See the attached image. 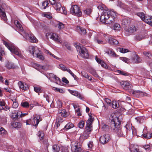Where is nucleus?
<instances>
[{
	"mask_svg": "<svg viewBox=\"0 0 152 152\" xmlns=\"http://www.w3.org/2000/svg\"><path fill=\"white\" fill-rule=\"evenodd\" d=\"M111 122L110 123V126L111 130L115 132L119 137H124L126 134V131L125 127L121 128V122L119 118H116L114 119L113 117L111 115L110 117Z\"/></svg>",
	"mask_w": 152,
	"mask_h": 152,
	"instance_id": "f257e3e1",
	"label": "nucleus"
},
{
	"mask_svg": "<svg viewBox=\"0 0 152 152\" xmlns=\"http://www.w3.org/2000/svg\"><path fill=\"white\" fill-rule=\"evenodd\" d=\"M116 17V13L113 11L104 10L100 17V21L107 24H111L115 21Z\"/></svg>",
	"mask_w": 152,
	"mask_h": 152,
	"instance_id": "f03ea898",
	"label": "nucleus"
},
{
	"mask_svg": "<svg viewBox=\"0 0 152 152\" xmlns=\"http://www.w3.org/2000/svg\"><path fill=\"white\" fill-rule=\"evenodd\" d=\"M2 42L11 53L18 56L21 58L23 57V55L19 52V49L13 44L8 42L4 40H2Z\"/></svg>",
	"mask_w": 152,
	"mask_h": 152,
	"instance_id": "7ed1b4c3",
	"label": "nucleus"
},
{
	"mask_svg": "<svg viewBox=\"0 0 152 152\" xmlns=\"http://www.w3.org/2000/svg\"><path fill=\"white\" fill-rule=\"evenodd\" d=\"M42 119H40V116L39 115H36L32 119H30L26 121V124L31 125L34 126L36 128L39 122L42 121Z\"/></svg>",
	"mask_w": 152,
	"mask_h": 152,
	"instance_id": "20e7f679",
	"label": "nucleus"
},
{
	"mask_svg": "<svg viewBox=\"0 0 152 152\" xmlns=\"http://www.w3.org/2000/svg\"><path fill=\"white\" fill-rule=\"evenodd\" d=\"M70 12L73 15L78 17L82 15L80 7L77 5H73L72 7Z\"/></svg>",
	"mask_w": 152,
	"mask_h": 152,
	"instance_id": "39448f33",
	"label": "nucleus"
},
{
	"mask_svg": "<svg viewBox=\"0 0 152 152\" xmlns=\"http://www.w3.org/2000/svg\"><path fill=\"white\" fill-rule=\"evenodd\" d=\"M94 120V118L92 116H90L89 118L86 121V130L87 133L90 134L92 131V126L91 125L93 123Z\"/></svg>",
	"mask_w": 152,
	"mask_h": 152,
	"instance_id": "423d86ee",
	"label": "nucleus"
},
{
	"mask_svg": "<svg viewBox=\"0 0 152 152\" xmlns=\"http://www.w3.org/2000/svg\"><path fill=\"white\" fill-rule=\"evenodd\" d=\"M46 36L48 39L50 38L58 43H61V42L59 37L55 33H48L46 34Z\"/></svg>",
	"mask_w": 152,
	"mask_h": 152,
	"instance_id": "0eeeda50",
	"label": "nucleus"
},
{
	"mask_svg": "<svg viewBox=\"0 0 152 152\" xmlns=\"http://www.w3.org/2000/svg\"><path fill=\"white\" fill-rule=\"evenodd\" d=\"M50 4L54 7L58 12L60 11V9L62 8V6L60 2L57 1L56 0H49Z\"/></svg>",
	"mask_w": 152,
	"mask_h": 152,
	"instance_id": "6e6552de",
	"label": "nucleus"
},
{
	"mask_svg": "<svg viewBox=\"0 0 152 152\" xmlns=\"http://www.w3.org/2000/svg\"><path fill=\"white\" fill-rule=\"evenodd\" d=\"M81 146L80 143L77 142L71 146V150L73 152H81L82 150Z\"/></svg>",
	"mask_w": 152,
	"mask_h": 152,
	"instance_id": "1a4fd4ad",
	"label": "nucleus"
},
{
	"mask_svg": "<svg viewBox=\"0 0 152 152\" xmlns=\"http://www.w3.org/2000/svg\"><path fill=\"white\" fill-rule=\"evenodd\" d=\"M110 139V136L108 134H105L101 136L99 138V141L102 144L107 143Z\"/></svg>",
	"mask_w": 152,
	"mask_h": 152,
	"instance_id": "9d476101",
	"label": "nucleus"
},
{
	"mask_svg": "<svg viewBox=\"0 0 152 152\" xmlns=\"http://www.w3.org/2000/svg\"><path fill=\"white\" fill-rule=\"evenodd\" d=\"M94 40L95 43H97L99 44H104V41L101 37L100 34L99 33L95 34L94 35Z\"/></svg>",
	"mask_w": 152,
	"mask_h": 152,
	"instance_id": "9b49d317",
	"label": "nucleus"
},
{
	"mask_svg": "<svg viewBox=\"0 0 152 152\" xmlns=\"http://www.w3.org/2000/svg\"><path fill=\"white\" fill-rule=\"evenodd\" d=\"M4 7V4L2 5L0 4V16L2 19H3L4 21H6L7 20V19Z\"/></svg>",
	"mask_w": 152,
	"mask_h": 152,
	"instance_id": "f8f14e48",
	"label": "nucleus"
},
{
	"mask_svg": "<svg viewBox=\"0 0 152 152\" xmlns=\"http://www.w3.org/2000/svg\"><path fill=\"white\" fill-rule=\"evenodd\" d=\"M48 78L51 81H54L56 83L58 84V82H60V80L59 77H57L56 75L51 73H49Z\"/></svg>",
	"mask_w": 152,
	"mask_h": 152,
	"instance_id": "ddd939ff",
	"label": "nucleus"
},
{
	"mask_svg": "<svg viewBox=\"0 0 152 152\" xmlns=\"http://www.w3.org/2000/svg\"><path fill=\"white\" fill-rule=\"evenodd\" d=\"M121 87L125 90H127L131 88L132 85L128 81L121 82L120 83Z\"/></svg>",
	"mask_w": 152,
	"mask_h": 152,
	"instance_id": "4468645a",
	"label": "nucleus"
},
{
	"mask_svg": "<svg viewBox=\"0 0 152 152\" xmlns=\"http://www.w3.org/2000/svg\"><path fill=\"white\" fill-rule=\"evenodd\" d=\"M79 51L81 56L83 58H87L88 57V51L85 48L82 47Z\"/></svg>",
	"mask_w": 152,
	"mask_h": 152,
	"instance_id": "2eb2a0df",
	"label": "nucleus"
},
{
	"mask_svg": "<svg viewBox=\"0 0 152 152\" xmlns=\"http://www.w3.org/2000/svg\"><path fill=\"white\" fill-rule=\"evenodd\" d=\"M125 29L126 32V34L127 35L131 34L137 30L135 26H131L129 28H126Z\"/></svg>",
	"mask_w": 152,
	"mask_h": 152,
	"instance_id": "dca6fc26",
	"label": "nucleus"
},
{
	"mask_svg": "<svg viewBox=\"0 0 152 152\" xmlns=\"http://www.w3.org/2000/svg\"><path fill=\"white\" fill-rule=\"evenodd\" d=\"M130 93L136 96H145L146 94L145 93L138 90L134 91V90H131L130 91Z\"/></svg>",
	"mask_w": 152,
	"mask_h": 152,
	"instance_id": "f3484780",
	"label": "nucleus"
},
{
	"mask_svg": "<svg viewBox=\"0 0 152 152\" xmlns=\"http://www.w3.org/2000/svg\"><path fill=\"white\" fill-rule=\"evenodd\" d=\"M9 109V107L7 106H5V103L3 100L0 99V112L2 110L7 111Z\"/></svg>",
	"mask_w": 152,
	"mask_h": 152,
	"instance_id": "a211bd4d",
	"label": "nucleus"
},
{
	"mask_svg": "<svg viewBox=\"0 0 152 152\" xmlns=\"http://www.w3.org/2000/svg\"><path fill=\"white\" fill-rule=\"evenodd\" d=\"M26 36L27 38L29 39V41L31 42L34 43L38 41L34 35L32 34H26Z\"/></svg>",
	"mask_w": 152,
	"mask_h": 152,
	"instance_id": "6ab92c4d",
	"label": "nucleus"
},
{
	"mask_svg": "<svg viewBox=\"0 0 152 152\" xmlns=\"http://www.w3.org/2000/svg\"><path fill=\"white\" fill-rule=\"evenodd\" d=\"M143 20L146 23L152 26V18L151 16H145Z\"/></svg>",
	"mask_w": 152,
	"mask_h": 152,
	"instance_id": "aec40b11",
	"label": "nucleus"
},
{
	"mask_svg": "<svg viewBox=\"0 0 152 152\" xmlns=\"http://www.w3.org/2000/svg\"><path fill=\"white\" fill-rule=\"evenodd\" d=\"M108 39L109 43L111 45H117L118 43L117 40L111 37H109Z\"/></svg>",
	"mask_w": 152,
	"mask_h": 152,
	"instance_id": "412c9836",
	"label": "nucleus"
},
{
	"mask_svg": "<svg viewBox=\"0 0 152 152\" xmlns=\"http://www.w3.org/2000/svg\"><path fill=\"white\" fill-rule=\"evenodd\" d=\"M18 84L20 88L21 89L25 91L27 90L28 88L27 85L26 84L24 85L21 81L19 82Z\"/></svg>",
	"mask_w": 152,
	"mask_h": 152,
	"instance_id": "4be33fe9",
	"label": "nucleus"
},
{
	"mask_svg": "<svg viewBox=\"0 0 152 152\" xmlns=\"http://www.w3.org/2000/svg\"><path fill=\"white\" fill-rule=\"evenodd\" d=\"M5 66L8 69H14L15 67V66L14 65V64L11 62H10L8 61H7L6 62Z\"/></svg>",
	"mask_w": 152,
	"mask_h": 152,
	"instance_id": "5701e85b",
	"label": "nucleus"
},
{
	"mask_svg": "<svg viewBox=\"0 0 152 152\" xmlns=\"http://www.w3.org/2000/svg\"><path fill=\"white\" fill-rule=\"evenodd\" d=\"M20 114V113H19L16 111H14L12 112V115H11V117L14 120H15L18 118V116Z\"/></svg>",
	"mask_w": 152,
	"mask_h": 152,
	"instance_id": "b1692460",
	"label": "nucleus"
},
{
	"mask_svg": "<svg viewBox=\"0 0 152 152\" xmlns=\"http://www.w3.org/2000/svg\"><path fill=\"white\" fill-rule=\"evenodd\" d=\"M71 94L73 95L77 96L80 99H82L83 97L77 91H71L70 92Z\"/></svg>",
	"mask_w": 152,
	"mask_h": 152,
	"instance_id": "393cba45",
	"label": "nucleus"
},
{
	"mask_svg": "<svg viewBox=\"0 0 152 152\" xmlns=\"http://www.w3.org/2000/svg\"><path fill=\"white\" fill-rule=\"evenodd\" d=\"M77 29L81 35H84L86 33V30L83 28L81 27L80 26H77Z\"/></svg>",
	"mask_w": 152,
	"mask_h": 152,
	"instance_id": "a878e982",
	"label": "nucleus"
},
{
	"mask_svg": "<svg viewBox=\"0 0 152 152\" xmlns=\"http://www.w3.org/2000/svg\"><path fill=\"white\" fill-rule=\"evenodd\" d=\"M122 22L123 25L125 26L128 25L130 23V20L127 18H124L122 19Z\"/></svg>",
	"mask_w": 152,
	"mask_h": 152,
	"instance_id": "bb28decb",
	"label": "nucleus"
},
{
	"mask_svg": "<svg viewBox=\"0 0 152 152\" xmlns=\"http://www.w3.org/2000/svg\"><path fill=\"white\" fill-rule=\"evenodd\" d=\"M111 105L113 108L116 109L119 106V104L115 101H113L112 102Z\"/></svg>",
	"mask_w": 152,
	"mask_h": 152,
	"instance_id": "cd10ccee",
	"label": "nucleus"
},
{
	"mask_svg": "<svg viewBox=\"0 0 152 152\" xmlns=\"http://www.w3.org/2000/svg\"><path fill=\"white\" fill-rule=\"evenodd\" d=\"M12 125L14 128H20L21 126V124L20 123L16 122H14L12 124Z\"/></svg>",
	"mask_w": 152,
	"mask_h": 152,
	"instance_id": "c85d7f7f",
	"label": "nucleus"
},
{
	"mask_svg": "<svg viewBox=\"0 0 152 152\" xmlns=\"http://www.w3.org/2000/svg\"><path fill=\"white\" fill-rule=\"evenodd\" d=\"M7 133V132L3 127H0V135L4 136Z\"/></svg>",
	"mask_w": 152,
	"mask_h": 152,
	"instance_id": "c756f323",
	"label": "nucleus"
},
{
	"mask_svg": "<svg viewBox=\"0 0 152 152\" xmlns=\"http://www.w3.org/2000/svg\"><path fill=\"white\" fill-rule=\"evenodd\" d=\"M52 148L54 152H58L60 150V147L57 145H54L53 146Z\"/></svg>",
	"mask_w": 152,
	"mask_h": 152,
	"instance_id": "7c9ffc66",
	"label": "nucleus"
},
{
	"mask_svg": "<svg viewBox=\"0 0 152 152\" xmlns=\"http://www.w3.org/2000/svg\"><path fill=\"white\" fill-rule=\"evenodd\" d=\"M74 125L72 123H68L64 127V128L66 129V130L69 129L74 127Z\"/></svg>",
	"mask_w": 152,
	"mask_h": 152,
	"instance_id": "2f4dec72",
	"label": "nucleus"
},
{
	"mask_svg": "<svg viewBox=\"0 0 152 152\" xmlns=\"http://www.w3.org/2000/svg\"><path fill=\"white\" fill-rule=\"evenodd\" d=\"M107 53L110 56H112L113 57L118 56L116 55L112 50H110Z\"/></svg>",
	"mask_w": 152,
	"mask_h": 152,
	"instance_id": "473e14b6",
	"label": "nucleus"
},
{
	"mask_svg": "<svg viewBox=\"0 0 152 152\" xmlns=\"http://www.w3.org/2000/svg\"><path fill=\"white\" fill-rule=\"evenodd\" d=\"M38 136L39 137L40 140L43 139L44 137V134L42 131H39L38 134Z\"/></svg>",
	"mask_w": 152,
	"mask_h": 152,
	"instance_id": "72a5a7b5",
	"label": "nucleus"
},
{
	"mask_svg": "<svg viewBox=\"0 0 152 152\" xmlns=\"http://www.w3.org/2000/svg\"><path fill=\"white\" fill-rule=\"evenodd\" d=\"M86 131H85L83 133V135L82 136V138L84 139H87L89 137V135L90 134L87 133Z\"/></svg>",
	"mask_w": 152,
	"mask_h": 152,
	"instance_id": "f704fd0d",
	"label": "nucleus"
},
{
	"mask_svg": "<svg viewBox=\"0 0 152 152\" xmlns=\"http://www.w3.org/2000/svg\"><path fill=\"white\" fill-rule=\"evenodd\" d=\"M49 3L48 1H45L42 2V6L44 9H45L48 6Z\"/></svg>",
	"mask_w": 152,
	"mask_h": 152,
	"instance_id": "c9c22d12",
	"label": "nucleus"
},
{
	"mask_svg": "<svg viewBox=\"0 0 152 152\" xmlns=\"http://www.w3.org/2000/svg\"><path fill=\"white\" fill-rule=\"evenodd\" d=\"M34 47L33 46H30L29 47V52L34 55Z\"/></svg>",
	"mask_w": 152,
	"mask_h": 152,
	"instance_id": "e433bc0d",
	"label": "nucleus"
},
{
	"mask_svg": "<svg viewBox=\"0 0 152 152\" xmlns=\"http://www.w3.org/2000/svg\"><path fill=\"white\" fill-rule=\"evenodd\" d=\"M137 15L139 16L142 20L145 16L144 13L142 12L137 13Z\"/></svg>",
	"mask_w": 152,
	"mask_h": 152,
	"instance_id": "4c0bfd02",
	"label": "nucleus"
},
{
	"mask_svg": "<svg viewBox=\"0 0 152 152\" xmlns=\"http://www.w3.org/2000/svg\"><path fill=\"white\" fill-rule=\"evenodd\" d=\"M84 125V122L83 121H81L78 124V126L79 128L82 129Z\"/></svg>",
	"mask_w": 152,
	"mask_h": 152,
	"instance_id": "58836bf2",
	"label": "nucleus"
},
{
	"mask_svg": "<svg viewBox=\"0 0 152 152\" xmlns=\"http://www.w3.org/2000/svg\"><path fill=\"white\" fill-rule=\"evenodd\" d=\"M21 104L22 106L24 107H28L29 106L28 103L27 102H23Z\"/></svg>",
	"mask_w": 152,
	"mask_h": 152,
	"instance_id": "ea45409f",
	"label": "nucleus"
},
{
	"mask_svg": "<svg viewBox=\"0 0 152 152\" xmlns=\"http://www.w3.org/2000/svg\"><path fill=\"white\" fill-rule=\"evenodd\" d=\"M113 29L114 30H120V25L118 23H115L113 26Z\"/></svg>",
	"mask_w": 152,
	"mask_h": 152,
	"instance_id": "a19ab883",
	"label": "nucleus"
},
{
	"mask_svg": "<svg viewBox=\"0 0 152 152\" xmlns=\"http://www.w3.org/2000/svg\"><path fill=\"white\" fill-rule=\"evenodd\" d=\"M58 12H60L61 13H63L65 15L67 14V12L65 10V8L64 7H62L60 9V11Z\"/></svg>",
	"mask_w": 152,
	"mask_h": 152,
	"instance_id": "79ce46f5",
	"label": "nucleus"
},
{
	"mask_svg": "<svg viewBox=\"0 0 152 152\" xmlns=\"http://www.w3.org/2000/svg\"><path fill=\"white\" fill-rule=\"evenodd\" d=\"M53 89L56 91H57L58 92H60L61 93L63 94L64 93V91L62 89H60L54 87L53 88Z\"/></svg>",
	"mask_w": 152,
	"mask_h": 152,
	"instance_id": "37998d69",
	"label": "nucleus"
},
{
	"mask_svg": "<svg viewBox=\"0 0 152 152\" xmlns=\"http://www.w3.org/2000/svg\"><path fill=\"white\" fill-rule=\"evenodd\" d=\"M118 72L120 74L125 76H128L129 75V74L127 72H123L120 70H118Z\"/></svg>",
	"mask_w": 152,
	"mask_h": 152,
	"instance_id": "c03bdc74",
	"label": "nucleus"
},
{
	"mask_svg": "<svg viewBox=\"0 0 152 152\" xmlns=\"http://www.w3.org/2000/svg\"><path fill=\"white\" fill-rule=\"evenodd\" d=\"M102 129L104 131H108L109 130V126L106 124H104L102 127Z\"/></svg>",
	"mask_w": 152,
	"mask_h": 152,
	"instance_id": "a18cd8bd",
	"label": "nucleus"
},
{
	"mask_svg": "<svg viewBox=\"0 0 152 152\" xmlns=\"http://www.w3.org/2000/svg\"><path fill=\"white\" fill-rule=\"evenodd\" d=\"M81 74L82 76L86 78L87 79L89 77V76L88 75V74L84 71H83L81 72Z\"/></svg>",
	"mask_w": 152,
	"mask_h": 152,
	"instance_id": "49530a36",
	"label": "nucleus"
},
{
	"mask_svg": "<svg viewBox=\"0 0 152 152\" xmlns=\"http://www.w3.org/2000/svg\"><path fill=\"white\" fill-rule=\"evenodd\" d=\"M59 66L60 67V68L61 69V70L64 71H66L68 69H67L65 66L63 65V64H60L59 65Z\"/></svg>",
	"mask_w": 152,
	"mask_h": 152,
	"instance_id": "de8ad7c7",
	"label": "nucleus"
},
{
	"mask_svg": "<svg viewBox=\"0 0 152 152\" xmlns=\"http://www.w3.org/2000/svg\"><path fill=\"white\" fill-rule=\"evenodd\" d=\"M91 12V10L90 9H87L84 11L83 12L85 14L87 15H88L90 14Z\"/></svg>",
	"mask_w": 152,
	"mask_h": 152,
	"instance_id": "09e8293b",
	"label": "nucleus"
},
{
	"mask_svg": "<svg viewBox=\"0 0 152 152\" xmlns=\"http://www.w3.org/2000/svg\"><path fill=\"white\" fill-rule=\"evenodd\" d=\"M58 28L59 29H61L64 28V25L62 23L59 22L58 23Z\"/></svg>",
	"mask_w": 152,
	"mask_h": 152,
	"instance_id": "8fccbe9b",
	"label": "nucleus"
},
{
	"mask_svg": "<svg viewBox=\"0 0 152 152\" xmlns=\"http://www.w3.org/2000/svg\"><path fill=\"white\" fill-rule=\"evenodd\" d=\"M120 58L121 60L127 63H128V62L129 61V59L126 57H120Z\"/></svg>",
	"mask_w": 152,
	"mask_h": 152,
	"instance_id": "3c124183",
	"label": "nucleus"
},
{
	"mask_svg": "<svg viewBox=\"0 0 152 152\" xmlns=\"http://www.w3.org/2000/svg\"><path fill=\"white\" fill-rule=\"evenodd\" d=\"M79 45H80V44L78 43L74 44V46L76 47L78 51L79 50H80V49L82 48L79 46Z\"/></svg>",
	"mask_w": 152,
	"mask_h": 152,
	"instance_id": "603ef678",
	"label": "nucleus"
},
{
	"mask_svg": "<svg viewBox=\"0 0 152 152\" xmlns=\"http://www.w3.org/2000/svg\"><path fill=\"white\" fill-rule=\"evenodd\" d=\"M34 90L37 93L40 92L41 91L40 88L37 87H34Z\"/></svg>",
	"mask_w": 152,
	"mask_h": 152,
	"instance_id": "864d4df0",
	"label": "nucleus"
},
{
	"mask_svg": "<svg viewBox=\"0 0 152 152\" xmlns=\"http://www.w3.org/2000/svg\"><path fill=\"white\" fill-rule=\"evenodd\" d=\"M75 111L78 116L81 115V113L80 112V108H77V109H75Z\"/></svg>",
	"mask_w": 152,
	"mask_h": 152,
	"instance_id": "5fc2aeb1",
	"label": "nucleus"
},
{
	"mask_svg": "<svg viewBox=\"0 0 152 152\" xmlns=\"http://www.w3.org/2000/svg\"><path fill=\"white\" fill-rule=\"evenodd\" d=\"M143 54L145 56L148 57L149 58H151L152 56V55L150 53L147 52H144Z\"/></svg>",
	"mask_w": 152,
	"mask_h": 152,
	"instance_id": "6e6d98bb",
	"label": "nucleus"
},
{
	"mask_svg": "<svg viewBox=\"0 0 152 152\" xmlns=\"http://www.w3.org/2000/svg\"><path fill=\"white\" fill-rule=\"evenodd\" d=\"M120 52L123 53H126L129 52V50L127 49L122 48H120Z\"/></svg>",
	"mask_w": 152,
	"mask_h": 152,
	"instance_id": "4d7b16f0",
	"label": "nucleus"
},
{
	"mask_svg": "<svg viewBox=\"0 0 152 152\" xmlns=\"http://www.w3.org/2000/svg\"><path fill=\"white\" fill-rule=\"evenodd\" d=\"M5 55V54L3 49L0 47V56Z\"/></svg>",
	"mask_w": 152,
	"mask_h": 152,
	"instance_id": "13d9d810",
	"label": "nucleus"
},
{
	"mask_svg": "<svg viewBox=\"0 0 152 152\" xmlns=\"http://www.w3.org/2000/svg\"><path fill=\"white\" fill-rule=\"evenodd\" d=\"M91 73L93 75H94V76H95L96 77H99V76L98 75V74H97L96 71L95 70H92V71H91Z\"/></svg>",
	"mask_w": 152,
	"mask_h": 152,
	"instance_id": "bf43d9fd",
	"label": "nucleus"
},
{
	"mask_svg": "<svg viewBox=\"0 0 152 152\" xmlns=\"http://www.w3.org/2000/svg\"><path fill=\"white\" fill-rule=\"evenodd\" d=\"M105 101L108 105L110 106L111 105L112 102L109 99L106 98L105 99Z\"/></svg>",
	"mask_w": 152,
	"mask_h": 152,
	"instance_id": "052dcab7",
	"label": "nucleus"
},
{
	"mask_svg": "<svg viewBox=\"0 0 152 152\" xmlns=\"http://www.w3.org/2000/svg\"><path fill=\"white\" fill-rule=\"evenodd\" d=\"M36 55L37 56V57L39 58L41 60H43L44 58L43 56L40 53H35Z\"/></svg>",
	"mask_w": 152,
	"mask_h": 152,
	"instance_id": "680f3d73",
	"label": "nucleus"
},
{
	"mask_svg": "<svg viewBox=\"0 0 152 152\" xmlns=\"http://www.w3.org/2000/svg\"><path fill=\"white\" fill-rule=\"evenodd\" d=\"M57 104L58 106V107L59 108H61L62 106V103L59 100H58L57 102Z\"/></svg>",
	"mask_w": 152,
	"mask_h": 152,
	"instance_id": "e2e57ef3",
	"label": "nucleus"
},
{
	"mask_svg": "<svg viewBox=\"0 0 152 152\" xmlns=\"http://www.w3.org/2000/svg\"><path fill=\"white\" fill-rule=\"evenodd\" d=\"M12 107H13L16 108L18 106V103L16 102H13V103L12 104Z\"/></svg>",
	"mask_w": 152,
	"mask_h": 152,
	"instance_id": "0e129e2a",
	"label": "nucleus"
},
{
	"mask_svg": "<svg viewBox=\"0 0 152 152\" xmlns=\"http://www.w3.org/2000/svg\"><path fill=\"white\" fill-rule=\"evenodd\" d=\"M47 51L48 52V54L50 55V56H51L52 57L56 59H58V57H57V56H55L54 54L51 53L49 51Z\"/></svg>",
	"mask_w": 152,
	"mask_h": 152,
	"instance_id": "69168bd1",
	"label": "nucleus"
},
{
	"mask_svg": "<svg viewBox=\"0 0 152 152\" xmlns=\"http://www.w3.org/2000/svg\"><path fill=\"white\" fill-rule=\"evenodd\" d=\"M93 142L92 141H90L88 144V148H91L93 147Z\"/></svg>",
	"mask_w": 152,
	"mask_h": 152,
	"instance_id": "338daca9",
	"label": "nucleus"
},
{
	"mask_svg": "<svg viewBox=\"0 0 152 152\" xmlns=\"http://www.w3.org/2000/svg\"><path fill=\"white\" fill-rule=\"evenodd\" d=\"M62 81L66 84L68 83H69L68 80L65 77H63L62 78Z\"/></svg>",
	"mask_w": 152,
	"mask_h": 152,
	"instance_id": "774afa93",
	"label": "nucleus"
}]
</instances>
